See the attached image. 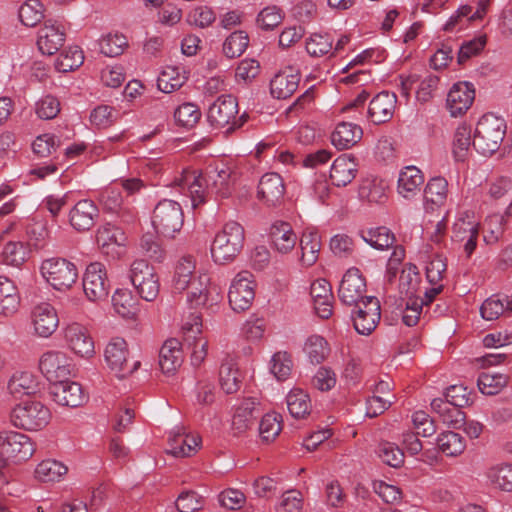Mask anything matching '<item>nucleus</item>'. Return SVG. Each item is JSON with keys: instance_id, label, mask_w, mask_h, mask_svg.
<instances>
[{"instance_id": "nucleus-1", "label": "nucleus", "mask_w": 512, "mask_h": 512, "mask_svg": "<svg viewBox=\"0 0 512 512\" xmlns=\"http://www.w3.org/2000/svg\"><path fill=\"white\" fill-rule=\"evenodd\" d=\"M232 182V171L229 167H216L209 172L208 179L197 170H183L179 179L176 180V186L179 191L190 198L192 208H197L206 200V188L211 189L221 197H227L230 194V185Z\"/></svg>"}, {"instance_id": "nucleus-2", "label": "nucleus", "mask_w": 512, "mask_h": 512, "mask_svg": "<svg viewBox=\"0 0 512 512\" xmlns=\"http://www.w3.org/2000/svg\"><path fill=\"white\" fill-rule=\"evenodd\" d=\"M244 240L245 232L241 224L235 221L225 223L211 243L212 259L218 264L232 262L241 252Z\"/></svg>"}, {"instance_id": "nucleus-3", "label": "nucleus", "mask_w": 512, "mask_h": 512, "mask_svg": "<svg viewBox=\"0 0 512 512\" xmlns=\"http://www.w3.org/2000/svg\"><path fill=\"white\" fill-rule=\"evenodd\" d=\"M506 133V122L492 113L478 121L473 138L474 148L482 155H492L501 146Z\"/></svg>"}, {"instance_id": "nucleus-4", "label": "nucleus", "mask_w": 512, "mask_h": 512, "mask_svg": "<svg viewBox=\"0 0 512 512\" xmlns=\"http://www.w3.org/2000/svg\"><path fill=\"white\" fill-rule=\"evenodd\" d=\"M238 102L231 95H221L207 111V121L211 127L216 129L225 128L226 132H232L244 125L247 121V114L243 113L237 117Z\"/></svg>"}, {"instance_id": "nucleus-5", "label": "nucleus", "mask_w": 512, "mask_h": 512, "mask_svg": "<svg viewBox=\"0 0 512 512\" xmlns=\"http://www.w3.org/2000/svg\"><path fill=\"white\" fill-rule=\"evenodd\" d=\"M184 214L181 204L175 200L163 199L157 203L152 215V225L158 234L174 237L183 226Z\"/></svg>"}, {"instance_id": "nucleus-6", "label": "nucleus", "mask_w": 512, "mask_h": 512, "mask_svg": "<svg viewBox=\"0 0 512 512\" xmlns=\"http://www.w3.org/2000/svg\"><path fill=\"white\" fill-rule=\"evenodd\" d=\"M129 279L143 300L151 302L159 295V278L154 267L147 261L134 260L130 265Z\"/></svg>"}, {"instance_id": "nucleus-7", "label": "nucleus", "mask_w": 512, "mask_h": 512, "mask_svg": "<svg viewBox=\"0 0 512 512\" xmlns=\"http://www.w3.org/2000/svg\"><path fill=\"white\" fill-rule=\"evenodd\" d=\"M50 418V410L39 401L22 402L11 413L14 426L30 431L42 429L49 423Z\"/></svg>"}, {"instance_id": "nucleus-8", "label": "nucleus", "mask_w": 512, "mask_h": 512, "mask_svg": "<svg viewBox=\"0 0 512 512\" xmlns=\"http://www.w3.org/2000/svg\"><path fill=\"white\" fill-rule=\"evenodd\" d=\"M128 355L129 350L127 342L121 337L111 338L105 347V362L110 371L118 378H125L140 367L141 363L138 360L129 363Z\"/></svg>"}, {"instance_id": "nucleus-9", "label": "nucleus", "mask_w": 512, "mask_h": 512, "mask_svg": "<svg viewBox=\"0 0 512 512\" xmlns=\"http://www.w3.org/2000/svg\"><path fill=\"white\" fill-rule=\"evenodd\" d=\"M40 271L45 280L56 290L70 288L78 277L75 264L63 258H50L43 261Z\"/></svg>"}, {"instance_id": "nucleus-10", "label": "nucleus", "mask_w": 512, "mask_h": 512, "mask_svg": "<svg viewBox=\"0 0 512 512\" xmlns=\"http://www.w3.org/2000/svg\"><path fill=\"white\" fill-rule=\"evenodd\" d=\"M83 291L91 302H101L107 299L110 290V282L104 264L100 262L90 263L83 276Z\"/></svg>"}, {"instance_id": "nucleus-11", "label": "nucleus", "mask_w": 512, "mask_h": 512, "mask_svg": "<svg viewBox=\"0 0 512 512\" xmlns=\"http://www.w3.org/2000/svg\"><path fill=\"white\" fill-rule=\"evenodd\" d=\"M255 298V282L249 271L239 272L229 288L228 299L231 308L236 312L249 309Z\"/></svg>"}, {"instance_id": "nucleus-12", "label": "nucleus", "mask_w": 512, "mask_h": 512, "mask_svg": "<svg viewBox=\"0 0 512 512\" xmlns=\"http://www.w3.org/2000/svg\"><path fill=\"white\" fill-rule=\"evenodd\" d=\"M63 337L67 347L77 356L90 359L95 355L94 340L84 325L71 322L63 328Z\"/></svg>"}, {"instance_id": "nucleus-13", "label": "nucleus", "mask_w": 512, "mask_h": 512, "mask_svg": "<svg viewBox=\"0 0 512 512\" xmlns=\"http://www.w3.org/2000/svg\"><path fill=\"white\" fill-rule=\"evenodd\" d=\"M39 368L52 384L69 379L72 371L71 359L63 351L45 352L39 360Z\"/></svg>"}, {"instance_id": "nucleus-14", "label": "nucleus", "mask_w": 512, "mask_h": 512, "mask_svg": "<svg viewBox=\"0 0 512 512\" xmlns=\"http://www.w3.org/2000/svg\"><path fill=\"white\" fill-rule=\"evenodd\" d=\"M479 236V224L470 212L460 213L452 228L453 242L463 243L464 251L468 257L472 255Z\"/></svg>"}, {"instance_id": "nucleus-15", "label": "nucleus", "mask_w": 512, "mask_h": 512, "mask_svg": "<svg viewBox=\"0 0 512 512\" xmlns=\"http://www.w3.org/2000/svg\"><path fill=\"white\" fill-rule=\"evenodd\" d=\"M366 281L358 268H350L344 274L338 289V296L346 305H360L367 296Z\"/></svg>"}, {"instance_id": "nucleus-16", "label": "nucleus", "mask_w": 512, "mask_h": 512, "mask_svg": "<svg viewBox=\"0 0 512 512\" xmlns=\"http://www.w3.org/2000/svg\"><path fill=\"white\" fill-rule=\"evenodd\" d=\"M0 447L2 453L14 461H25L35 451L31 439L27 435L15 431H6L0 434Z\"/></svg>"}, {"instance_id": "nucleus-17", "label": "nucleus", "mask_w": 512, "mask_h": 512, "mask_svg": "<svg viewBox=\"0 0 512 512\" xmlns=\"http://www.w3.org/2000/svg\"><path fill=\"white\" fill-rule=\"evenodd\" d=\"M357 307L358 310L352 317L354 328L361 335H369L380 321V302L376 297L368 296Z\"/></svg>"}, {"instance_id": "nucleus-18", "label": "nucleus", "mask_w": 512, "mask_h": 512, "mask_svg": "<svg viewBox=\"0 0 512 512\" xmlns=\"http://www.w3.org/2000/svg\"><path fill=\"white\" fill-rule=\"evenodd\" d=\"M401 92L408 97L410 91L415 89L416 99L422 103L428 102L434 96L439 84V78L434 74H427L422 78L416 74L401 76Z\"/></svg>"}, {"instance_id": "nucleus-19", "label": "nucleus", "mask_w": 512, "mask_h": 512, "mask_svg": "<svg viewBox=\"0 0 512 512\" xmlns=\"http://www.w3.org/2000/svg\"><path fill=\"white\" fill-rule=\"evenodd\" d=\"M30 318L34 333L41 338L50 337L59 325L58 314L49 303H40L33 307Z\"/></svg>"}, {"instance_id": "nucleus-20", "label": "nucleus", "mask_w": 512, "mask_h": 512, "mask_svg": "<svg viewBox=\"0 0 512 512\" xmlns=\"http://www.w3.org/2000/svg\"><path fill=\"white\" fill-rule=\"evenodd\" d=\"M475 99L473 84L463 81L455 83L449 90L446 107L451 116H461L467 112Z\"/></svg>"}, {"instance_id": "nucleus-21", "label": "nucleus", "mask_w": 512, "mask_h": 512, "mask_svg": "<svg viewBox=\"0 0 512 512\" xmlns=\"http://www.w3.org/2000/svg\"><path fill=\"white\" fill-rule=\"evenodd\" d=\"M396 104L397 96L395 93L382 91L370 101L367 117L374 124L386 123L393 117Z\"/></svg>"}, {"instance_id": "nucleus-22", "label": "nucleus", "mask_w": 512, "mask_h": 512, "mask_svg": "<svg viewBox=\"0 0 512 512\" xmlns=\"http://www.w3.org/2000/svg\"><path fill=\"white\" fill-rule=\"evenodd\" d=\"M64 42V28L54 21H46L38 30L37 46L44 55L55 54L63 46Z\"/></svg>"}, {"instance_id": "nucleus-23", "label": "nucleus", "mask_w": 512, "mask_h": 512, "mask_svg": "<svg viewBox=\"0 0 512 512\" xmlns=\"http://www.w3.org/2000/svg\"><path fill=\"white\" fill-rule=\"evenodd\" d=\"M50 394L57 404L72 408L80 406L85 399L81 385L68 379L52 384Z\"/></svg>"}, {"instance_id": "nucleus-24", "label": "nucleus", "mask_w": 512, "mask_h": 512, "mask_svg": "<svg viewBox=\"0 0 512 512\" xmlns=\"http://www.w3.org/2000/svg\"><path fill=\"white\" fill-rule=\"evenodd\" d=\"M299 82V71L290 66L286 67L271 79L270 93L276 99H287L297 90Z\"/></svg>"}, {"instance_id": "nucleus-25", "label": "nucleus", "mask_w": 512, "mask_h": 512, "mask_svg": "<svg viewBox=\"0 0 512 512\" xmlns=\"http://www.w3.org/2000/svg\"><path fill=\"white\" fill-rule=\"evenodd\" d=\"M168 452L175 457H189L200 448L201 439L198 435L185 434L182 428H174L168 436Z\"/></svg>"}, {"instance_id": "nucleus-26", "label": "nucleus", "mask_w": 512, "mask_h": 512, "mask_svg": "<svg viewBox=\"0 0 512 512\" xmlns=\"http://www.w3.org/2000/svg\"><path fill=\"white\" fill-rule=\"evenodd\" d=\"M99 211L92 200L83 199L78 201L69 212V222L77 231H88L91 229L98 217Z\"/></svg>"}, {"instance_id": "nucleus-27", "label": "nucleus", "mask_w": 512, "mask_h": 512, "mask_svg": "<svg viewBox=\"0 0 512 512\" xmlns=\"http://www.w3.org/2000/svg\"><path fill=\"white\" fill-rule=\"evenodd\" d=\"M183 363L181 343L171 338L164 342L159 352V367L163 374L174 375Z\"/></svg>"}, {"instance_id": "nucleus-28", "label": "nucleus", "mask_w": 512, "mask_h": 512, "mask_svg": "<svg viewBox=\"0 0 512 512\" xmlns=\"http://www.w3.org/2000/svg\"><path fill=\"white\" fill-rule=\"evenodd\" d=\"M284 192V182L278 173H266L261 177L258 184V196L267 205L278 204L283 199Z\"/></svg>"}, {"instance_id": "nucleus-29", "label": "nucleus", "mask_w": 512, "mask_h": 512, "mask_svg": "<svg viewBox=\"0 0 512 512\" xmlns=\"http://www.w3.org/2000/svg\"><path fill=\"white\" fill-rule=\"evenodd\" d=\"M270 238L273 248L280 254L291 252L298 237L291 225L287 222H276L270 228Z\"/></svg>"}, {"instance_id": "nucleus-30", "label": "nucleus", "mask_w": 512, "mask_h": 512, "mask_svg": "<svg viewBox=\"0 0 512 512\" xmlns=\"http://www.w3.org/2000/svg\"><path fill=\"white\" fill-rule=\"evenodd\" d=\"M357 173V163L349 155L336 158L330 169V179L337 187H344L352 182Z\"/></svg>"}, {"instance_id": "nucleus-31", "label": "nucleus", "mask_w": 512, "mask_h": 512, "mask_svg": "<svg viewBox=\"0 0 512 512\" xmlns=\"http://www.w3.org/2000/svg\"><path fill=\"white\" fill-rule=\"evenodd\" d=\"M96 241L103 253L114 255L117 248L125 245L126 237L121 228L107 223L97 230Z\"/></svg>"}, {"instance_id": "nucleus-32", "label": "nucleus", "mask_w": 512, "mask_h": 512, "mask_svg": "<svg viewBox=\"0 0 512 512\" xmlns=\"http://www.w3.org/2000/svg\"><path fill=\"white\" fill-rule=\"evenodd\" d=\"M363 136L362 128L351 122L339 123L331 134L332 144L339 150H345L357 144Z\"/></svg>"}, {"instance_id": "nucleus-33", "label": "nucleus", "mask_w": 512, "mask_h": 512, "mask_svg": "<svg viewBox=\"0 0 512 512\" xmlns=\"http://www.w3.org/2000/svg\"><path fill=\"white\" fill-rule=\"evenodd\" d=\"M424 176L415 166H407L401 170L398 178V193L406 198H414L421 190Z\"/></svg>"}, {"instance_id": "nucleus-34", "label": "nucleus", "mask_w": 512, "mask_h": 512, "mask_svg": "<svg viewBox=\"0 0 512 512\" xmlns=\"http://www.w3.org/2000/svg\"><path fill=\"white\" fill-rule=\"evenodd\" d=\"M487 483L495 490L512 492V463L500 462L491 465L485 471Z\"/></svg>"}, {"instance_id": "nucleus-35", "label": "nucleus", "mask_w": 512, "mask_h": 512, "mask_svg": "<svg viewBox=\"0 0 512 512\" xmlns=\"http://www.w3.org/2000/svg\"><path fill=\"white\" fill-rule=\"evenodd\" d=\"M20 306V295L14 282L0 276V315L10 317Z\"/></svg>"}, {"instance_id": "nucleus-36", "label": "nucleus", "mask_w": 512, "mask_h": 512, "mask_svg": "<svg viewBox=\"0 0 512 512\" xmlns=\"http://www.w3.org/2000/svg\"><path fill=\"white\" fill-rule=\"evenodd\" d=\"M195 260L192 256L182 257L176 264L172 287L176 292H183L188 289L194 277L197 276Z\"/></svg>"}, {"instance_id": "nucleus-37", "label": "nucleus", "mask_w": 512, "mask_h": 512, "mask_svg": "<svg viewBox=\"0 0 512 512\" xmlns=\"http://www.w3.org/2000/svg\"><path fill=\"white\" fill-rule=\"evenodd\" d=\"M301 262L309 267L316 263L321 248V239L317 231L307 229L300 240Z\"/></svg>"}, {"instance_id": "nucleus-38", "label": "nucleus", "mask_w": 512, "mask_h": 512, "mask_svg": "<svg viewBox=\"0 0 512 512\" xmlns=\"http://www.w3.org/2000/svg\"><path fill=\"white\" fill-rule=\"evenodd\" d=\"M448 195V182L443 177L430 179L424 189V199L427 209L441 207L445 204Z\"/></svg>"}, {"instance_id": "nucleus-39", "label": "nucleus", "mask_w": 512, "mask_h": 512, "mask_svg": "<svg viewBox=\"0 0 512 512\" xmlns=\"http://www.w3.org/2000/svg\"><path fill=\"white\" fill-rule=\"evenodd\" d=\"M111 301L115 313L123 318L132 319L138 311V301L127 288L117 289Z\"/></svg>"}, {"instance_id": "nucleus-40", "label": "nucleus", "mask_w": 512, "mask_h": 512, "mask_svg": "<svg viewBox=\"0 0 512 512\" xmlns=\"http://www.w3.org/2000/svg\"><path fill=\"white\" fill-rule=\"evenodd\" d=\"M188 289L187 301L191 305H206L211 294L210 276L206 272H198Z\"/></svg>"}, {"instance_id": "nucleus-41", "label": "nucleus", "mask_w": 512, "mask_h": 512, "mask_svg": "<svg viewBox=\"0 0 512 512\" xmlns=\"http://www.w3.org/2000/svg\"><path fill=\"white\" fill-rule=\"evenodd\" d=\"M438 450L447 457H457L466 449L465 438L457 432L445 431L436 438Z\"/></svg>"}, {"instance_id": "nucleus-42", "label": "nucleus", "mask_w": 512, "mask_h": 512, "mask_svg": "<svg viewBox=\"0 0 512 512\" xmlns=\"http://www.w3.org/2000/svg\"><path fill=\"white\" fill-rule=\"evenodd\" d=\"M37 387L36 377L27 371L14 373L8 382L9 393L15 398L33 394Z\"/></svg>"}, {"instance_id": "nucleus-43", "label": "nucleus", "mask_w": 512, "mask_h": 512, "mask_svg": "<svg viewBox=\"0 0 512 512\" xmlns=\"http://www.w3.org/2000/svg\"><path fill=\"white\" fill-rule=\"evenodd\" d=\"M187 80L186 71L176 66L165 67L157 79V87L164 93H172L181 88Z\"/></svg>"}, {"instance_id": "nucleus-44", "label": "nucleus", "mask_w": 512, "mask_h": 512, "mask_svg": "<svg viewBox=\"0 0 512 512\" xmlns=\"http://www.w3.org/2000/svg\"><path fill=\"white\" fill-rule=\"evenodd\" d=\"M288 410L296 419L309 415L312 404L309 395L300 388H293L286 396Z\"/></svg>"}, {"instance_id": "nucleus-45", "label": "nucleus", "mask_w": 512, "mask_h": 512, "mask_svg": "<svg viewBox=\"0 0 512 512\" xmlns=\"http://www.w3.org/2000/svg\"><path fill=\"white\" fill-rule=\"evenodd\" d=\"M68 472L67 466L54 459L41 461L35 469V476L42 482L60 481Z\"/></svg>"}, {"instance_id": "nucleus-46", "label": "nucleus", "mask_w": 512, "mask_h": 512, "mask_svg": "<svg viewBox=\"0 0 512 512\" xmlns=\"http://www.w3.org/2000/svg\"><path fill=\"white\" fill-rule=\"evenodd\" d=\"M471 144V127L462 123L455 130L452 144L453 155L457 161L465 160Z\"/></svg>"}, {"instance_id": "nucleus-47", "label": "nucleus", "mask_w": 512, "mask_h": 512, "mask_svg": "<svg viewBox=\"0 0 512 512\" xmlns=\"http://www.w3.org/2000/svg\"><path fill=\"white\" fill-rule=\"evenodd\" d=\"M362 239L377 250L388 249L395 242L394 234L387 227H376L362 232Z\"/></svg>"}, {"instance_id": "nucleus-48", "label": "nucleus", "mask_w": 512, "mask_h": 512, "mask_svg": "<svg viewBox=\"0 0 512 512\" xmlns=\"http://www.w3.org/2000/svg\"><path fill=\"white\" fill-rule=\"evenodd\" d=\"M219 381L222 390L227 394L235 393L239 389V371L233 360H226L221 364Z\"/></svg>"}, {"instance_id": "nucleus-49", "label": "nucleus", "mask_w": 512, "mask_h": 512, "mask_svg": "<svg viewBox=\"0 0 512 512\" xmlns=\"http://www.w3.org/2000/svg\"><path fill=\"white\" fill-rule=\"evenodd\" d=\"M84 55L78 46H72L63 50L55 60L57 71L66 73L77 69L83 64Z\"/></svg>"}, {"instance_id": "nucleus-50", "label": "nucleus", "mask_w": 512, "mask_h": 512, "mask_svg": "<svg viewBox=\"0 0 512 512\" xmlns=\"http://www.w3.org/2000/svg\"><path fill=\"white\" fill-rule=\"evenodd\" d=\"M304 352L313 364L322 363L329 355L330 349L327 341L319 335H311L304 344Z\"/></svg>"}, {"instance_id": "nucleus-51", "label": "nucleus", "mask_w": 512, "mask_h": 512, "mask_svg": "<svg viewBox=\"0 0 512 512\" xmlns=\"http://www.w3.org/2000/svg\"><path fill=\"white\" fill-rule=\"evenodd\" d=\"M431 408L448 425H455L463 420L461 411L447 397L433 399Z\"/></svg>"}, {"instance_id": "nucleus-52", "label": "nucleus", "mask_w": 512, "mask_h": 512, "mask_svg": "<svg viewBox=\"0 0 512 512\" xmlns=\"http://www.w3.org/2000/svg\"><path fill=\"white\" fill-rule=\"evenodd\" d=\"M127 46L126 36L118 32L108 33L99 40L100 52L108 57L121 55Z\"/></svg>"}, {"instance_id": "nucleus-53", "label": "nucleus", "mask_w": 512, "mask_h": 512, "mask_svg": "<svg viewBox=\"0 0 512 512\" xmlns=\"http://www.w3.org/2000/svg\"><path fill=\"white\" fill-rule=\"evenodd\" d=\"M254 405V401L245 400L236 409V412L232 418V429L235 431V433L241 434L252 426L254 421Z\"/></svg>"}, {"instance_id": "nucleus-54", "label": "nucleus", "mask_w": 512, "mask_h": 512, "mask_svg": "<svg viewBox=\"0 0 512 512\" xmlns=\"http://www.w3.org/2000/svg\"><path fill=\"white\" fill-rule=\"evenodd\" d=\"M508 383V377L502 373L483 372L479 375L477 385L485 395L498 394Z\"/></svg>"}, {"instance_id": "nucleus-55", "label": "nucleus", "mask_w": 512, "mask_h": 512, "mask_svg": "<svg viewBox=\"0 0 512 512\" xmlns=\"http://www.w3.org/2000/svg\"><path fill=\"white\" fill-rule=\"evenodd\" d=\"M359 195L370 203H382L386 199V185L377 179H366L359 188Z\"/></svg>"}, {"instance_id": "nucleus-56", "label": "nucleus", "mask_w": 512, "mask_h": 512, "mask_svg": "<svg viewBox=\"0 0 512 512\" xmlns=\"http://www.w3.org/2000/svg\"><path fill=\"white\" fill-rule=\"evenodd\" d=\"M249 38L244 31L231 33L223 43V52L228 58L241 56L248 47Z\"/></svg>"}, {"instance_id": "nucleus-57", "label": "nucleus", "mask_w": 512, "mask_h": 512, "mask_svg": "<svg viewBox=\"0 0 512 512\" xmlns=\"http://www.w3.org/2000/svg\"><path fill=\"white\" fill-rule=\"evenodd\" d=\"M281 415L277 413L265 414L259 423V435L262 441L271 442L279 435L281 426Z\"/></svg>"}, {"instance_id": "nucleus-58", "label": "nucleus", "mask_w": 512, "mask_h": 512, "mask_svg": "<svg viewBox=\"0 0 512 512\" xmlns=\"http://www.w3.org/2000/svg\"><path fill=\"white\" fill-rule=\"evenodd\" d=\"M506 311H511L506 305V298L500 295H492L487 298L480 307V313L483 319L493 321L498 319Z\"/></svg>"}, {"instance_id": "nucleus-59", "label": "nucleus", "mask_w": 512, "mask_h": 512, "mask_svg": "<svg viewBox=\"0 0 512 512\" xmlns=\"http://www.w3.org/2000/svg\"><path fill=\"white\" fill-rule=\"evenodd\" d=\"M18 16L23 25L33 27L39 23L44 16L43 6L38 0H27L20 6Z\"/></svg>"}, {"instance_id": "nucleus-60", "label": "nucleus", "mask_w": 512, "mask_h": 512, "mask_svg": "<svg viewBox=\"0 0 512 512\" xmlns=\"http://www.w3.org/2000/svg\"><path fill=\"white\" fill-rule=\"evenodd\" d=\"M333 40L328 34H313L306 42V51L312 57L333 54Z\"/></svg>"}, {"instance_id": "nucleus-61", "label": "nucleus", "mask_w": 512, "mask_h": 512, "mask_svg": "<svg viewBox=\"0 0 512 512\" xmlns=\"http://www.w3.org/2000/svg\"><path fill=\"white\" fill-rule=\"evenodd\" d=\"M293 362L287 352H276L270 361V371L278 381H285L291 374Z\"/></svg>"}, {"instance_id": "nucleus-62", "label": "nucleus", "mask_w": 512, "mask_h": 512, "mask_svg": "<svg viewBox=\"0 0 512 512\" xmlns=\"http://www.w3.org/2000/svg\"><path fill=\"white\" fill-rule=\"evenodd\" d=\"M3 261L7 265L18 267L26 260L27 249L21 242H8L2 251Z\"/></svg>"}, {"instance_id": "nucleus-63", "label": "nucleus", "mask_w": 512, "mask_h": 512, "mask_svg": "<svg viewBox=\"0 0 512 512\" xmlns=\"http://www.w3.org/2000/svg\"><path fill=\"white\" fill-rule=\"evenodd\" d=\"M204 505V499L194 491H183L175 501L178 512H196Z\"/></svg>"}, {"instance_id": "nucleus-64", "label": "nucleus", "mask_w": 512, "mask_h": 512, "mask_svg": "<svg viewBox=\"0 0 512 512\" xmlns=\"http://www.w3.org/2000/svg\"><path fill=\"white\" fill-rule=\"evenodd\" d=\"M302 508V493L298 490H288L282 494L276 512H301Z\"/></svg>"}]
</instances>
